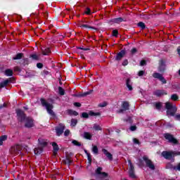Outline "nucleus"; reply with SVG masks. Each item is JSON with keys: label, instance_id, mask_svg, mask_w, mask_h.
Wrapping results in <instances>:
<instances>
[{"label": "nucleus", "instance_id": "1", "mask_svg": "<svg viewBox=\"0 0 180 180\" xmlns=\"http://www.w3.org/2000/svg\"><path fill=\"white\" fill-rule=\"evenodd\" d=\"M16 113L18 121L20 122V123H25V127L30 128L34 126L33 119L30 117H26V115H25V112L22 111V110H16Z\"/></svg>", "mask_w": 180, "mask_h": 180}, {"label": "nucleus", "instance_id": "2", "mask_svg": "<svg viewBox=\"0 0 180 180\" xmlns=\"http://www.w3.org/2000/svg\"><path fill=\"white\" fill-rule=\"evenodd\" d=\"M39 146L37 148H35L34 149V153L36 154V155H39V154H41L43 153V148L47 146V141L43 139H39Z\"/></svg>", "mask_w": 180, "mask_h": 180}, {"label": "nucleus", "instance_id": "3", "mask_svg": "<svg viewBox=\"0 0 180 180\" xmlns=\"http://www.w3.org/2000/svg\"><path fill=\"white\" fill-rule=\"evenodd\" d=\"M41 103L42 106H44V108H46L48 113L51 115V116H56V114L53 111V103L46 101L44 98H41Z\"/></svg>", "mask_w": 180, "mask_h": 180}, {"label": "nucleus", "instance_id": "4", "mask_svg": "<svg viewBox=\"0 0 180 180\" xmlns=\"http://www.w3.org/2000/svg\"><path fill=\"white\" fill-rule=\"evenodd\" d=\"M167 110V115L168 116H175V113H176V105H172L171 103H165Z\"/></svg>", "mask_w": 180, "mask_h": 180}, {"label": "nucleus", "instance_id": "5", "mask_svg": "<svg viewBox=\"0 0 180 180\" xmlns=\"http://www.w3.org/2000/svg\"><path fill=\"white\" fill-rule=\"evenodd\" d=\"M167 70V61L164 59H160L159 60V64L158 67V71L160 74H164Z\"/></svg>", "mask_w": 180, "mask_h": 180}, {"label": "nucleus", "instance_id": "6", "mask_svg": "<svg viewBox=\"0 0 180 180\" xmlns=\"http://www.w3.org/2000/svg\"><path fill=\"white\" fill-rule=\"evenodd\" d=\"M22 146L20 145H15L13 146L10 151L13 155H22Z\"/></svg>", "mask_w": 180, "mask_h": 180}, {"label": "nucleus", "instance_id": "7", "mask_svg": "<svg viewBox=\"0 0 180 180\" xmlns=\"http://www.w3.org/2000/svg\"><path fill=\"white\" fill-rule=\"evenodd\" d=\"M143 161H145L146 167L149 168V169H151L152 171H154V169H155V165H154L153 161H151V160L148 159V157L143 156Z\"/></svg>", "mask_w": 180, "mask_h": 180}, {"label": "nucleus", "instance_id": "8", "mask_svg": "<svg viewBox=\"0 0 180 180\" xmlns=\"http://www.w3.org/2000/svg\"><path fill=\"white\" fill-rule=\"evenodd\" d=\"M164 137L167 140V141H169V143H172V144H178V141L174 137V136H172V134L166 133L164 134Z\"/></svg>", "mask_w": 180, "mask_h": 180}, {"label": "nucleus", "instance_id": "9", "mask_svg": "<svg viewBox=\"0 0 180 180\" xmlns=\"http://www.w3.org/2000/svg\"><path fill=\"white\" fill-rule=\"evenodd\" d=\"M103 168L101 167H98L96 169V174L98 175L100 178H103L104 179H108V173L103 171Z\"/></svg>", "mask_w": 180, "mask_h": 180}, {"label": "nucleus", "instance_id": "10", "mask_svg": "<svg viewBox=\"0 0 180 180\" xmlns=\"http://www.w3.org/2000/svg\"><path fill=\"white\" fill-rule=\"evenodd\" d=\"M153 77L155 78L156 79H159V81H160L162 84H167V79H165V77L162 76V74L160 72H154L153 74Z\"/></svg>", "mask_w": 180, "mask_h": 180}, {"label": "nucleus", "instance_id": "11", "mask_svg": "<svg viewBox=\"0 0 180 180\" xmlns=\"http://www.w3.org/2000/svg\"><path fill=\"white\" fill-rule=\"evenodd\" d=\"M162 157H164V158H165V160H172V158H174V153L173 151H163L162 153Z\"/></svg>", "mask_w": 180, "mask_h": 180}, {"label": "nucleus", "instance_id": "12", "mask_svg": "<svg viewBox=\"0 0 180 180\" xmlns=\"http://www.w3.org/2000/svg\"><path fill=\"white\" fill-rule=\"evenodd\" d=\"M65 129V125H64V124H59V126L56 127V128L57 136H60L63 133H64Z\"/></svg>", "mask_w": 180, "mask_h": 180}, {"label": "nucleus", "instance_id": "13", "mask_svg": "<svg viewBox=\"0 0 180 180\" xmlns=\"http://www.w3.org/2000/svg\"><path fill=\"white\" fill-rule=\"evenodd\" d=\"M129 165V176L131 178H136V174H134V166H133V164H131V161L129 160L128 161Z\"/></svg>", "mask_w": 180, "mask_h": 180}, {"label": "nucleus", "instance_id": "14", "mask_svg": "<svg viewBox=\"0 0 180 180\" xmlns=\"http://www.w3.org/2000/svg\"><path fill=\"white\" fill-rule=\"evenodd\" d=\"M129 106L130 105H129V103L124 101L122 105V108L118 110V113H124V112H126V110H129Z\"/></svg>", "mask_w": 180, "mask_h": 180}, {"label": "nucleus", "instance_id": "15", "mask_svg": "<svg viewBox=\"0 0 180 180\" xmlns=\"http://www.w3.org/2000/svg\"><path fill=\"white\" fill-rule=\"evenodd\" d=\"M41 53L44 56H49L50 53H51V51L50 50V48L47 47L46 46H42L41 47Z\"/></svg>", "mask_w": 180, "mask_h": 180}, {"label": "nucleus", "instance_id": "16", "mask_svg": "<svg viewBox=\"0 0 180 180\" xmlns=\"http://www.w3.org/2000/svg\"><path fill=\"white\" fill-rule=\"evenodd\" d=\"M124 56H126V51L122 50L117 54V56H115V60L117 61H120V60H122V58H123Z\"/></svg>", "mask_w": 180, "mask_h": 180}, {"label": "nucleus", "instance_id": "17", "mask_svg": "<svg viewBox=\"0 0 180 180\" xmlns=\"http://www.w3.org/2000/svg\"><path fill=\"white\" fill-rule=\"evenodd\" d=\"M122 22H123V18L122 17L120 18H112L111 20H110L108 21V23H110V25H113V23H122Z\"/></svg>", "mask_w": 180, "mask_h": 180}, {"label": "nucleus", "instance_id": "18", "mask_svg": "<svg viewBox=\"0 0 180 180\" xmlns=\"http://www.w3.org/2000/svg\"><path fill=\"white\" fill-rule=\"evenodd\" d=\"M126 85L129 91H133V82H131V79H130V78L127 79Z\"/></svg>", "mask_w": 180, "mask_h": 180}, {"label": "nucleus", "instance_id": "19", "mask_svg": "<svg viewBox=\"0 0 180 180\" xmlns=\"http://www.w3.org/2000/svg\"><path fill=\"white\" fill-rule=\"evenodd\" d=\"M13 79H8L4 80L3 82L0 83V88H4V86H6L8 84H11V82H13Z\"/></svg>", "mask_w": 180, "mask_h": 180}, {"label": "nucleus", "instance_id": "20", "mask_svg": "<svg viewBox=\"0 0 180 180\" xmlns=\"http://www.w3.org/2000/svg\"><path fill=\"white\" fill-rule=\"evenodd\" d=\"M30 58H32V60L34 61H39V60H40V53H32L30 55Z\"/></svg>", "mask_w": 180, "mask_h": 180}, {"label": "nucleus", "instance_id": "21", "mask_svg": "<svg viewBox=\"0 0 180 180\" xmlns=\"http://www.w3.org/2000/svg\"><path fill=\"white\" fill-rule=\"evenodd\" d=\"M102 151H103V154H105V155H106V157H107V158H108V160H110V161H112V160H113V157L112 156L110 153L108 152V150L103 149Z\"/></svg>", "mask_w": 180, "mask_h": 180}, {"label": "nucleus", "instance_id": "22", "mask_svg": "<svg viewBox=\"0 0 180 180\" xmlns=\"http://www.w3.org/2000/svg\"><path fill=\"white\" fill-rule=\"evenodd\" d=\"M154 95L156 96H161L162 95H167V93H165V91L163 90H157L154 92Z\"/></svg>", "mask_w": 180, "mask_h": 180}, {"label": "nucleus", "instance_id": "23", "mask_svg": "<svg viewBox=\"0 0 180 180\" xmlns=\"http://www.w3.org/2000/svg\"><path fill=\"white\" fill-rule=\"evenodd\" d=\"M52 146L53 148V153L56 155L57 153H58V150H60V148H58V145H57L56 142L52 143Z\"/></svg>", "mask_w": 180, "mask_h": 180}, {"label": "nucleus", "instance_id": "24", "mask_svg": "<svg viewBox=\"0 0 180 180\" xmlns=\"http://www.w3.org/2000/svg\"><path fill=\"white\" fill-rule=\"evenodd\" d=\"M4 74L6 77H12V75H13V70L11 69H6L4 71Z\"/></svg>", "mask_w": 180, "mask_h": 180}, {"label": "nucleus", "instance_id": "25", "mask_svg": "<svg viewBox=\"0 0 180 180\" xmlns=\"http://www.w3.org/2000/svg\"><path fill=\"white\" fill-rule=\"evenodd\" d=\"M84 153L86 155H87V160L89 161V164H91L92 162V155H91V153H88V150H84Z\"/></svg>", "mask_w": 180, "mask_h": 180}, {"label": "nucleus", "instance_id": "26", "mask_svg": "<svg viewBox=\"0 0 180 180\" xmlns=\"http://www.w3.org/2000/svg\"><path fill=\"white\" fill-rule=\"evenodd\" d=\"M83 136L86 140H91V139H92V134H91L89 132H84Z\"/></svg>", "mask_w": 180, "mask_h": 180}, {"label": "nucleus", "instance_id": "27", "mask_svg": "<svg viewBox=\"0 0 180 180\" xmlns=\"http://www.w3.org/2000/svg\"><path fill=\"white\" fill-rule=\"evenodd\" d=\"M8 139V136L6 135H3L0 137V146H2L4 144V141H6Z\"/></svg>", "mask_w": 180, "mask_h": 180}, {"label": "nucleus", "instance_id": "28", "mask_svg": "<svg viewBox=\"0 0 180 180\" xmlns=\"http://www.w3.org/2000/svg\"><path fill=\"white\" fill-rule=\"evenodd\" d=\"M68 113L70 116H78V112L77 111H75V110H68Z\"/></svg>", "mask_w": 180, "mask_h": 180}, {"label": "nucleus", "instance_id": "29", "mask_svg": "<svg viewBox=\"0 0 180 180\" xmlns=\"http://www.w3.org/2000/svg\"><path fill=\"white\" fill-rule=\"evenodd\" d=\"M93 129L94 130H96V131H99L102 130V127H101V125H99L98 124H94L93 125Z\"/></svg>", "mask_w": 180, "mask_h": 180}, {"label": "nucleus", "instance_id": "30", "mask_svg": "<svg viewBox=\"0 0 180 180\" xmlns=\"http://www.w3.org/2000/svg\"><path fill=\"white\" fill-rule=\"evenodd\" d=\"M124 122H126V123L131 124L133 123V120H131V117H127L126 119H124Z\"/></svg>", "mask_w": 180, "mask_h": 180}, {"label": "nucleus", "instance_id": "31", "mask_svg": "<svg viewBox=\"0 0 180 180\" xmlns=\"http://www.w3.org/2000/svg\"><path fill=\"white\" fill-rule=\"evenodd\" d=\"M64 163L67 165H71V164H72V160H70V158H66L64 160Z\"/></svg>", "mask_w": 180, "mask_h": 180}, {"label": "nucleus", "instance_id": "32", "mask_svg": "<svg viewBox=\"0 0 180 180\" xmlns=\"http://www.w3.org/2000/svg\"><path fill=\"white\" fill-rule=\"evenodd\" d=\"M138 27H141V29H142V30H144V29H146V24L143 22H139L138 23Z\"/></svg>", "mask_w": 180, "mask_h": 180}, {"label": "nucleus", "instance_id": "33", "mask_svg": "<svg viewBox=\"0 0 180 180\" xmlns=\"http://www.w3.org/2000/svg\"><path fill=\"white\" fill-rule=\"evenodd\" d=\"M23 57V53H18L15 57L13 58V60H20Z\"/></svg>", "mask_w": 180, "mask_h": 180}, {"label": "nucleus", "instance_id": "34", "mask_svg": "<svg viewBox=\"0 0 180 180\" xmlns=\"http://www.w3.org/2000/svg\"><path fill=\"white\" fill-rule=\"evenodd\" d=\"M77 123H78V120L76 119H72L70 126H72V127H75V126H77Z\"/></svg>", "mask_w": 180, "mask_h": 180}, {"label": "nucleus", "instance_id": "35", "mask_svg": "<svg viewBox=\"0 0 180 180\" xmlns=\"http://www.w3.org/2000/svg\"><path fill=\"white\" fill-rule=\"evenodd\" d=\"M172 169H174V171H180V163H179L174 166H172Z\"/></svg>", "mask_w": 180, "mask_h": 180}, {"label": "nucleus", "instance_id": "36", "mask_svg": "<svg viewBox=\"0 0 180 180\" xmlns=\"http://www.w3.org/2000/svg\"><path fill=\"white\" fill-rule=\"evenodd\" d=\"M80 27H85L86 29H95V27L91 26V25H88L86 24H82L80 25Z\"/></svg>", "mask_w": 180, "mask_h": 180}, {"label": "nucleus", "instance_id": "37", "mask_svg": "<svg viewBox=\"0 0 180 180\" xmlns=\"http://www.w3.org/2000/svg\"><path fill=\"white\" fill-rule=\"evenodd\" d=\"M92 151H93L94 154H98V153H99V150L98 149V146H93Z\"/></svg>", "mask_w": 180, "mask_h": 180}, {"label": "nucleus", "instance_id": "38", "mask_svg": "<svg viewBox=\"0 0 180 180\" xmlns=\"http://www.w3.org/2000/svg\"><path fill=\"white\" fill-rule=\"evenodd\" d=\"M58 92H59V94H60L61 96L65 94V91H64V89H63L61 86L58 87Z\"/></svg>", "mask_w": 180, "mask_h": 180}, {"label": "nucleus", "instance_id": "39", "mask_svg": "<svg viewBox=\"0 0 180 180\" xmlns=\"http://www.w3.org/2000/svg\"><path fill=\"white\" fill-rule=\"evenodd\" d=\"M89 115H90V116H101V112H94L90 111Z\"/></svg>", "mask_w": 180, "mask_h": 180}, {"label": "nucleus", "instance_id": "40", "mask_svg": "<svg viewBox=\"0 0 180 180\" xmlns=\"http://www.w3.org/2000/svg\"><path fill=\"white\" fill-rule=\"evenodd\" d=\"M77 49L78 50H83V51H88L89 50V48H85V46H77Z\"/></svg>", "mask_w": 180, "mask_h": 180}, {"label": "nucleus", "instance_id": "41", "mask_svg": "<svg viewBox=\"0 0 180 180\" xmlns=\"http://www.w3.org/2000/svg\"><path fill=\"white\" fill-rule=\"evenodd\" d=\"M92 91H93V90H90V91H89L87 92H84V93L80 95V96H86L88 95H91V94H92Z\"/></svg>", "mask_w": 180, "mask_h": 180}, {"label": "nucleus", "instance_id": "42", "mask_svg": "<svg viewBox=\"0 0 180 180\" xmlns=\"http://www.w3.org/2000/svg\"><path fill=\"white\" fill-rule=\"evenodd\" d=\"M72 144H73L74 146H77V147H81V143L78 142V141H76V140H73V141H72Z\"/></svg>", "mask_w": 180, "mask_h": 180}, {"label": "nucleus", "instance_id": "43", "mask_svg": "<svg viewBox=\"0 0 180 180\" xmlns=\"http://www.w3.org/2000/svg\"><path fill=\"white\" fill-rule=\"evenodd\" d=\"M82 117H84V119H88L89 117V115L88 112H82Z\"/></svg>", "mask_w": 180, "mask_h": 180}, {"label": "nucleus", "instance_id": "44", "mask_svg": "<svg viewBox=\"0 0 180 180\" xmlns=\"http://www.w3.org/2000/svg\"><path fill=\"white\" fill-rule=\"evenodd\" d=\"M172 101H178V96L176 94H172L171 96Z\"/></svg>", "mask_w": 180, "mask_h": 180}, {"label": "nucleus", "instance_id": "45", "mask_svg": "<svg viewBox=\"0 0 180 180\" xmlns=\"http://www.w3.org/2000/svg\"><path fill=\"white\" fill-rule=\"evenodd\" d=\"M108 103L106 102H103L101 103L98 104V106L100 108H105V106H107Z\"/></svg>", "mask_w": 180, "mask_h": 180}, {"label": "nucleus", "instance_id": "46", "mask_svg": "<svg viewBox=\"0 0 180 180\" xmlns=\"http://www.w3.org/2000/svg\"><path fill=\"white\" fill-rule=\"evenodd\" d=\"M162 103H157L155 104V108L156 109H158V110H160L161 109V106H162Z\"/></svg>", "mask_w": 180, "mask_h": 180}, {"label": "nucleus", "instance_id": "47", "mask_svg": "<svg viewBox=\"0 0 180 180\" xmlns=\"http://www.w3.org/2000/svg\"><path fill=\"white\" fill-rule=\"evenodd\" d=\"M117 34H119V32L117 31V30H112V36L117 37Z\"/></svg>", "mask_w": 180, "mask_h": 180}, {"label": "nucleus", "instance_id": "48", "mask_svg": "<svg viewBox=\"0 0 180 180\" xmlns=\"http://www.w3.org/2000/svg\"><path fill=\"white\" fill-rule=\"evenodd\" d=\"M129 129L131 130V131H136V130L137 129V127H136V126H131Z\"/></svg>", "mask_w": 180, "mask_h": 180}, {"label": "nucleus", "instance_id": "49", "mask_svg": "<svg viewBox=\"0 0 180 180\" xmlns=\"http://www.w3.org/2000/svg\"><path fill=\"white\" fill-rule=\"evenodd\" d=\"M144 70L139 71L138 73L139 77H143V75H144Z\"/></svg>", "mask_w": 180, "mask_h": 180}, {"label": "nucleus", "instance_id": "50", "mask_svg": "<svg viewBox=\"0 0 180 180\" xmlns=\"http://www.w3.org/2000/svg\"><path fill=\"white\" fill-rule=\"evenodd\" d=\"M37 68H39V69L43 68V63H38L37 64Z\"/></svg>", "mask_w": 180, "mask_h": 180}, {"label": "nucleus", "instance_id": "51", "mask_svg": "<svg viewBox=\"0 0 180 180\" xmlns=\"http://www.w3.org/2000/svg\"><path fill=\"white\" fill-rule=\"evenodd\" d=\"M127 64H129V60H127V59H125V60L122 62V65L126 66V65H127Z\"/></svg>", "mask_w": 180, "mask_h": 180}, {"label": "nucleus", "instance_id": "52", "mask_svg": "<svg viewBox=\"0 0 180 180\" xmlns=\"http://www.w3.org/2000/svg\"><path fill=\"white\" fill-rule=\"evenodd\" d=\"M175 155H180V151H173V157Z\"/></svg>", "mask_w": 180, "mask_h": 180}, {"label": "nucleus", "instance_id": "53", "mask_svg": "<svg viewBox=\"0 0 180 180\" xmlns=\"http://www.w3.org/2000/svg\"><path fill=\"white\" fill-rule=\"evenodd\" d=\"M146 64H147V62H146V60H141L140 65L143 66V65H146Z\"/></svg>", "mask_w": 180, "mask_h": 180}, {"label": "nucleus", "instance_id": "54", "mask_svg": "<svg viewBox=\"0 0 180 180\" xmlns=\"http://www.w3.org/2000/svg\"><path fill=\"white\" fill-rule=\"evenodd\" d=\"M131 53L132 54H135V53H137V49L136 48H133L132 50L131 51Z\"/></svg>", "mask_w": 180, "mask_h": 180}, {"label": "nucleus", "instance_id": "55", "mask_svg": "<svg viewBox=\"0 0 180 180\" xmlns=\"http://www.w3.org/2000/svg\"><path fill=\"white\" fill-rule=\"evenodd\" d=\"M70 134V130L67 129L64 132V136H68Z\"/></svg>", "mask_w": 180, "mask_h": 180}, {"label": "nucleus", "instance_id": "56", "mask_svg": "<svg viewBox=\"0 0 180 180\" xmlns=\"http://www.w3.org/2000/svg\"><path fill=\"white\" fill-rule=\"evenodd\" d=\"M133 141H134V144H139V139H134Z\"/></svg>", "mask_w": 180, "mask_h": 180}, {"label": "nucleus", "instance_id": "57", "mask_svg": "<svg viewBox=\"0 0 180 180\" xmlns=\"http://www.w3.org/2000/svg\"><path fill=\"white\" fill-rule=\"evenodd\" d=\"M2 108H6V103L1 104L0 105V109H2Z\"/></svg>", "mask_w": 180, "mask_h": 180}, {"label": "nucleus", "instance_id": "58", "mask_svg": "<svg viewBox=\"0 0 180 180\" xmlns=\"http://www.w3.org/2000/svg\"><path fill=\"white\" fill-rule=\"evenodd\" d=\"M74 105L75 106H77V108H80V106H81V103H75Z\"/></svg>", "mask_w": 180, "mask_h": 180}, {"label": "nucleus", "instance_id": "59", "mask_svg": "<svg viewBox=\"0 0 180 180\" xmlns=\"http://www.w3.org/2000/svg\"><path fill=\"white\" fill-rule=\"evenodd\" d=\"M175 119H176V120H180V115L179 114L176 115H175Z\"/></svg>", "mask_w": 180, "mask_h": 180}, {"label": "nucleus", "instance_id": "60", "mask_svg": "<svg viewBox=\"0 0 180 180\" xmlns=\"http://www.w3.org/2000/svg\"><path fill=\"white\" fill-rule=\"evenodd\" d=\"M85 13H86V15H89V13H91V10L89 8H87Z\"/></svg>", "mask_w": 180, "mask_h": 180}, {"label": "nucleus", "instance_id": "61", "mask_svg": "<svg viewBox=\"0 0 180 180\" xmlns=\"http://www.w3.org/2000/svg\"><path fill=\"white\" fill-rule=\"evenodd\" d=\"M15 71H20V68H15Z\"/></svg>", "mask_w": 180, "mask_h": 180}, {"label": "nucleus", "instance_id": "62", "mask_svg": "<svg viewBox=\"0 0 180 180\" xmlns=\"http://www.w3.org/2000/svg\"><path fill=\"white\" fill-rule=\"evenodd\" d=\"M24 109H27V108H26V107H24Z\"/></svg>", "mask_w": 180, "mask_h": 180}, {"label": "nucleus", "instance_id": "63", "mask_svg": "<svg viewBox=\"0 0 180 180\" xmlns=\"http://www.w3.org/2000/svg\"><path fill=\"white\" fill-rule=\"evenodd\" d=\"M169 180H174V179H169Z\"/></svg>", "mask_w": 180, "mask_h": 180}]
</instances>
